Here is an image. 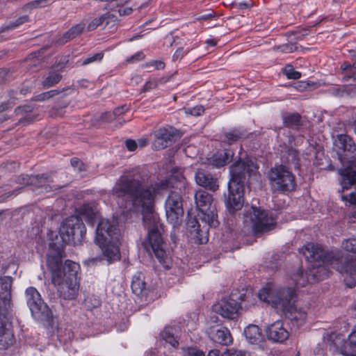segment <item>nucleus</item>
I'll return each instance as SVG.
<instances>
[{"instance_id": "39448f33", "label": "nucleus", "mask_w": 356, "mask_h": 356, "mask_svg": "<svg viewBox=\"0 0 356 356\" xmlns=\"http://www.w3.org/2000/svg\"><path fill=\"white\" fill-rule=\"evenodd\" d=\"M257 296L273 307L282 312H290L291 318L294 320L303 321L306 318L305 312L291 307V301L295 296V290L292 288L282 289L273 283H268L259 291Z\"/></svg>"}, {"instance_id": "423d86ee", "label": "nucleus", "mask_w": 356, "mask_h": 356, "mask_svg": "<svg viewBox=\"0 0 356 356\" xmlns=\"http://www.w3.org/2000/svg\"><path fill=\"white\" fill-rule=\"evenodd\" d=\"M80 214L90 224L93 225L98 220L95 236L96 243L120 240V233L116 225L108 219L99 218V213L90 205L83 204L80 208Z\"/></svg>"}, {"instance_id": "3c124183", "label": "nucleus", "mask_w": 356, "mask_h": 356, "mask_svg": "<svg viewBox=\"0 0 356 356\" xmlns=\"http://www.w3.org/2000/svg\"><path fill=\"white\" fill-rule=\"evenodd\" d=\"M116 10H117L119 16L128 15L131 14L132 12L131 8H129V7L124 8L123 6L117 8Z\"/></svg>"}, {"instance_id": "4d7b16f0", "label": "nucleus", "mask_w": 356, "mask_h": 356, "mask_svg": "<svg viewBox=\"0 0 356 356\" xmlns=\"http://www.w3.org/2000/svg\"><path fill=\"white\" fill-rule=\"evenodd\" d=\"M55 94H57L56 90H51V91L44 92V93L39 95L38 100L41 101V100H44L46 99H49L51 97L54 96Z\"/></svg>"}, {"instance_id": "412c9836", "label": "nucleus", "mask_w": 356, "mask_h": 356, "mask_svg": "<svg viewBox=\"0 0 356 356\" xmlns=\"http://www.w3.org/2000/svg\"><path fill=\"white\" fill-rule=\"evenodd\" d=\"M208 334L211 340L220 344L227 346L232 341L229 330L224 327L216 326L211 327L208 331Z\"/></svg>"}, {"instance_id": "338daca9", "label": "nucleus", "mask_w": 356, "mask_h": 356, "mask_svg": "<svg viewBox=\"0 0 356 356\" xmlns=\"http://www.w3.org/2000/svg\"><path fill=\"white\" fill-rule=\"evenodd\" d=\"M147 143V138H143L138 140L137 144L140 147H145Z\"/></svg>"}, {"instance_id": "a878e982", "label": "nucleus", "mask_w": 356, "mask_h": 356, "mask_svg": "<svg viewBox=\"0 0 356 356\" xmlns=\"http://www.w3.org/2000/svg\"><path fill=\"white\" fill-rule=\"evenodd\" d=\"M238 293V301L240 303V308H248L256 303V296L253 293L252 289H244L241 291L234 290Z\"/></svg>"}, {"instance_id": "0eeeda50", "label": "nucleus", "mask_w": 356, "mask_h": 356, "mask_svg": "<svg viewBox=\"0 0 356 356\" xmlns=\"http://www.w3.org/2000/svg\"><path fill=\"white\" fill-rule=\"evenodd\" d=\"M244 222L250 225L256 234L267 233L276 226V220L273 213L252 207L246 211Z\"/></svg>"}, {"instance_id": "dca6fc26", "label": "nucleus", "mask_w": 356, "mask_h": 356, "mask_svg": "<svg viewBox=\"0 0 356 356\" xmlns=\"http://www.w3.org/2000/svg\"><path fill=\"white\" fill-rule=\"evenodd\" d=\"M9 311H3L0 307V349H6L13 342V334L10 330L8 320Z\"/></svg>"}, {"instance_id": "f704fd0d", "label": "nucleus", "mask_w": 356, "mask_h": 356, "mask_svg": "<svg viewBox=\"0 0 356 356\" xmlns=\"http://www.w3.org/2000/svg\"><path fill=\"white\" fill-rule=\"evenodd\" d=\"M245 133L238 129H233L225 134L226 139L229 143L237 141L245 137Z\"/></svg>"}, {"instance_id": "20e7f679", "label": "nucleus", "mask_w": 356, "mask_h": 356, "mask_svg": "<svg viewBox=\"0 0 356 356\" xmlns=\"http://www.w3.org/2000/svg\"><path fill=\"white\" fill-rule=\"evenodd\" d=\"M257 170V165L250 160L237 161L230 167L231 179L228 183V193L225 197V204L229 213H234L243 207L246 175H253Z\"/></svg>"}, {"instance_id": "393cba45", "label": "nucleus", "mask_w": 356, "mask_h": 356, "mask_svg": "<svg viewBox=\"0 0 356 356\" xmlns=\"http://www.w3.org/2000/svg\"><path fill=\"white\" fill-rule=\"evenodd\" d=\"M131 286L132 291L136 296H143V295L146 294L147 288L144 275L141 273H138L134 275L132 279Z\"/></svg>"}, {"instance_id": "2eb2a0df", "label": "nucleus", "mask_w": 356, "mask_h": 356, "mask_svg": "<svg viewBox=\"0 0 356 356\" xmlns=\"http://www.w3.org/2000/svg\"><path fill=\"white\" fill-rule=\"evenodd\" d=\"M119 241H113L103 242L102 243H97L102 250V259L99 257H93L87 260L88 265H93L101 259H106L108 264L113 263L120 259V248L118 245Z\"/></svg>"}, {"instance_id": "49530a36", "label": "nucleus", "mask_w": 356, "mask_h": 356, "mask_svg": "<svg viewBox=\"0 0 356 356\" xmlns=\"http://www.w3.org/2000/svg\"><path fill=\"white\" fill-rule=\"evenodd\" d=\"M165 66V63L162 60H150L143 65L144 67H153L156 70H163Z\"/></svg>"}, {"instance_id": "680f3d73", "label": "nucleus", "mask_w": 356, "mask_h": 356, "mask_svg": "<svg viewBox=\"0 0 356 356\" xmlns=\"http://www.w3.org/2000/svg\"><path fill=\"white\" fill-rule=\"evenodd\" d=\"M29 21V17L27 15H24L20 17H19L17 19H16L15 22L18 26H20L21 24H24L25 22H27Z\"/></svg>"}, {"instance_id": "603ef678", "label": "nucleus", "mask_w": 356, "mask_h": 356, "mask_svg": "<svg viewBox=\"0 0 356 356\" xmlns=\"http://www.w3.org/2000/svg\"><path fill=\"white\" fill-rule=\"evenodd\" d=\"M158 85V81L156 79H152L147 81L144 86V91H148L151 89L155 88Z\"/></svg>"}, {"instance_id": "f3484780", "label": "nucleus", "mask_w": 356, "mask_h": 356, "mask_svg": "<svg viewBox=\"0 0 356 356\" xmlns=\"http://www.w3.org/2000/svg\"><path fill=\"white\" fill-rule=\"evenodd\" d=\"M13 279L10 276L0 277V307L3 311L11 308V286Z\"/></svg>"}, {"instance_id": "bf43d9fd", "label": "nucleus", "mask_w": 356, "mask_h": 356, "mask_svg": "<svg viewBox=\"0 0 356 356\" xmlns=\"http://www.w3.org/2000/svg\"><path fill=\"white\" fill-rule=\"evenodd\" d=\"M281 51L285 53L293 52L296 47L291 44H286L280 47Z\"/></svg>"}, {"instance_id": "473e14b6", "label": "nucleus", "mask_w": 356, "mask_h": 356, "mask_svg": "<svg viewBox=\"0 0 356 356\" xmlns=\"http://www.w3.org/2000/svg\"><path fill=\"white\" fill-rule=\"evenodd\" d=\"M62 78V76L58 71L49 72V75L42 81V86L44 88H50L58 83Z\"/></svg>"}, {"instance_id": "09e8293b", "label": "nucleus", "mask_w": 356, "mask_h": 356, "mask_svg": "<svg viewBox=\"0 0 356 356\" xmlns=\"http://www.w3.org/2000/svg\"><path fill=\"white\" fill-rule=\"evenodd\" d=\"M341 200L350 204H356V195L354 192L350 193L348 195H341Z\"/></svg>"}, {"instance_id": "a18cd8bd", "label": "nucleus", "mask_w": 356, "mask_h": 356, "mask_svg": "<svg viewBox=\"0 0 356 356\" xmlns=\"http://www.w3.org/2000/svg\"><path fill=\"white\" fill-rule=\"evenodd\" d=\"M108 3L106 8L108 10H113L120 6H123L126 3H127L129 0H106Z\"/></svg>"}, {"instance_id": "cd10ccee", "label": "nucleus", "mask_w": 356, "mask_h": 356, "mask_svg": "<svg viewBox=\"0 0 356 356\" xmlns=\"http://www.w3.org/2000/svg\"><path fill=\"white\" fill-rule=\"evenodd\" d=\"M340 183L343 189H348L356 183V170L352 168L340 170Z\"/></svg>"}, {"instance_id": "052dcab7", "label": "nucleus", "mask_w": 356, "mask_h": 356, "mask_svg": "<svg viewBox=\"0 0 356 356\" xmlns=\"http://www.w3.org/2000/svg\"><path fill=\"white\" fill-rule=\"evenodd\" d=\"M350 344L356 347V330L353 331L348 336Z\"/></svg>"}, {"instance_id": "b1692460", "label": "nucleus", "mask_w": 356, "mask_h": 356, "mask_svg": "<svg viewBox=\"0 0 356 356\" xmlns=\"http://www.w3.org/2000/svg\"><path fill=\"white\" fill-rule=\"evenodd\" d=\"M244 334L247 341L252 344L259 343L263 339L261 331L256 325H249L244 330Z\"/></svg>"}, {"instance_id": "9b49d317", "label": "nucleus", "mask_w": 356, "mask_h": 356, "mask_svg": "<svg viewBox=\"0 0 356 356\" xmlns=\"http://www.w3.org/2000/svg\"><path fill=\"white\" fill-rule=\"evenodd\" d=\"M27 305L32 316L38 321H48L52 314L49 307L42 301L40 294L34 287H29L25 291Z\"/></svg>"}, {"instance_id": "8fccbe9b", "label": "nucleus", "mask_w": 356, "mask_h": 356, "mask_svg": "<svg viewBox=\"0 0 356 356\" xmlns=\"http://www.w3.org/2000/svg\"><path fill=\"white\" fill-rule=\"evenodd\" d=\"M47 0H35L27 4V8H42L45 6V2Z\"/></svg>"}, {"instance_id": "5fc2aeb1", "label": "nucleus", "mask_w": 356, "mask_h": 356, "mask_svg": "<svg viewBox=\"0 0 356 356\" xmlns=\"http://www.w3.org/2000/svg\"><path fill=\"white\" fill-rule=\"evenodd\" d=\"M32 111V107L29 105H25L21 107H18L15 109L17 114H24Z\"/></svg>"}, {"instance_id": "72a5a7b5", "label": "nucleus", "mask_w": 356, "mask_h": 356, "mask_svg": "<svg viewBox=\"0 0 356 356\" xmlns=\"http://www.w3.org/2000/svg\"><path fill=\"white\" fill-rule=\"evenodd\" d=\"M301 116L296 113H289L284 116L283 122L285 126L289 127H297L300 124Z\"/></svg>"}, {"instance_id": "4468645a", "label": "nucleus", "mask_w": 356, "mask_h": 356, "mask_svg": "<svg viewBox=\"0 0 356 356\" xmlns=\"http://www.w3.org/2000/svg\"><path fill=\"white\" fill-rule=\"evenodd\" d=\"M154 134L153 147L155 149H164L181 137L179 131L172 127L160 128Z\"/></svg>"}, {"instance_id": "bb28decb", "label": "nucleus", "mask_w": 356, "mask_h": 356, "mask_svg": "<svg viewBox=\"0 0 356 356\" xmlns=\"http://www.w3.org/2000/svg\"><path fill=\"white\" fill-rule=\"evenodd\" d=\"M336 145L344 152H348L352 154L356 153V145L353 139L348 135L340 134L335 141Z\"/></svg>"}, {"instance_id": "79ce46f5", "label": "nucleus", "mask_w": 356, "mask_h": 356, "mask_svg": "<svg viewBox=\"0 0 356 356\" xmlns=\"http://www.w3.org/2000/svg\"><path fill=\"white\" fill-rule=\"evenodd\" d=\"M183 356H205L204 353L195 348L188 347L181 349Z\"/></svg>"}, {"instance_id": "864d4df0", "label": "nucleus", "mask_w": 356, "mask_h": 356, "mask_svg": "<svg viewBox=\"0 0 356 356\" xmlns=\"http://www.w3.org/2000/svg\"><path fill=\"white\" fill-rule=\"evenodd\" d=\"M71 165L74 168H77L79 171L82 170L83 167V164L81 161L77 158H73L71 159Z\"/></svg>"}, {"instance_id": "7c9ffc66", "label": "nucleus", "mask_w": 356, "mask_h": 356, "mask_svg": "<svg viewBox=\"0 0 356 356\" xmlns=\"http://www.w3.org/2000/svg\"><path fill=\"white\" fill-rule=\"evenodd\" d=\"M341 69L344 74L342 78L343 81H348L350 79L356 81V62L353 65L347 62H344L341 65Z\"/></svg>"}, {"instance_id": "2f4dec72", "label": "nucleus", "mask_w": 356, "mask_h": 356, "mask_svg": "<svg viewBox=\"0 0 356 356\" xmlns=\"http://www.w3.org/2000/svg\"><path fill=\"white\" fill-rule=\"evenodd\" d=\"M85 28V25L83 24H78L74 26H72L68 31H67L64 35L62 39H60L58 42L60 44H63L67 42L68 40L72 38H74L78 35L82 33Z\"/></svg>"}, {"instance_id": "5701e85b", "label": "nucleus", "mask_w": 356, "mask_h": 356, "mask_svg": "<svg viewBox=\"0 0 356 356\" xmlns=\"http://www.w3.org/2000/svg\"><path fill=\"white\" fill-rule=\"evenodd\" d=\"M26 184L33 186L35 189H40V193H47L51 190V186L49 185L51 181L45 175L26 176Z\"/></svg>"}, {"instance_id": "f8f14e48", "label": "nucleus", "mask_w": 356, "mask_h": 356, "mask_svg": "<svg viewBox=\"0 0 356 356\" xmlns=\"http://www.w3.org/2000/svg\"><path fill=\"white\" fill-rule=\"evenodd\" d=\"M165 215L168 220L175 226L183 216L182 197L175 191L171 192L165 202Z\"/></svg>"}, {"instance_id": "9d476101", "label": "nucleus", "mask_w": 356, "mask_h": 356, "mask_svg": "<svg viewBox=\"0 0 356 356\" xmlns=\"http://www.w3.org/2000/svg\"><path fill=\"white\" fill-rule=\"evenodd\" d=\"M86 232L82 219L78 216H70L66 218L60 227L59 233L63 241L65 243H76L80 242Z\"/></svg>"}, {"instance_id": "69168bd1", "label": "nucleus", "mask_w": 356, "mask_h": 356, "mask_svg": "<svg viewBox=\"0 0 356 356\" xmlns=\"http://www.w3.org/2000/svg\"><path fill=\"white\" fill-rule=\"evenodd\" d=\"M144 58V54L142 52H138L134 55L130 60H142Z\"/></svg>"}, {"instance_id": "ddd939ff", "label": "nucleus", "mask_w": 356, "mask_h": 356, "mask_svg": "<svg viewBox=\"0 0 356 356\" xmlns=\"http://www.w3.org/2000/svg\"><path fill=\"white\" fill-rule=\"evenodd\" d=\"M238 296L234 290L229 296L224 297L214 306L216 312L224 318L234 319L237 316V312L240 308V303L238 301Z\"/></svg>"}, {"instance_id": "58836bf2", "label": "nucleus", "mask_w": 356, "mask_h": 356, "mask_svg": "<svg viewBox=\"0 0 356 356\" xmlns=\"http://www.w3.org/2000/svg\"><path fill=\"white\" fill-rule=\"evenodd\" d=\"M286 160L289 163H291L296 167L298 166L299 158L297 150L293 148L289 149L287 152Z\"/></svg>"}, {"instance_id": "13d9d810", "label": "nucleus", "mask_w": 356, "mask_h": 356, "mask_svg": "<svg viewBox=\"0 0 356 356\" xmlns=\"http://www.w3.org/2000/svg\"><path fill=\"white\" fill-rule=\"evenodd\" d=\"M138 146L137 143L134 140H127L126 147L129 151H134Z\"/></svg>"}, {"instance_id": "c9c22d12", "label": "nucleus", "mask_w": 356, "mask_h": 356, "mask_svg": "<svg viewBox=\"0 0 356 356\" xmlns=\"http://www.w3.org/2000/svg\"><path fill=\"white\" fill-rule=\"evenodd\" d=\"M104 58L103 51H99L93 55L89 56L87 58H84L81 62V65H87L92 63H99Z\"/></svg>"}, {"instance_id": "de8ad7c7", "label": "nucleus", "mask_w": 356, "mask_h": 356, "mask_svg": "<svg viewBox=\"0 0 356 356\" xmlns=\"http://www.w3.org/2000/svg\"><path fill=\"white\" fill-rule=\"evenodd\" d=\"M222 356H250L248 353L236 350H227L223 352Z\"/></svg>"}, {"instance_id": "a211bd4d", "label": "nucleus", "mask_w": 356, "mask_h": 356, "mask_svg": "<svg viewBox=\"0 0 356 356\" xmlns=\"http://www.w3.org/2000/svg\"><path fill=\"white\" fill-rule=\"evenodd\" d=\"M341 248L343 250L352 254V255L350 256L351 258H348V257L343 258L342 254L341 253L339 262V266H347L350 268L353 266L356 265V237L349 238L343 241ZM355 273H356V271L349 275H353Z\"/></svg>"}, {"instance_id": "4be33fe9", "label": "nucleus", "mask_w": 356, "mask_h": 356, "mask_svg": "<svg viewBox=\"0 0 356 356\" xmlns=\"http://www.w3.org/2000/svg\"><path fill=\"white\" fill-rule=\"evenodd\" d=\"M197 184L205 188L216 191L218 188L217 179L203 170H198L195 176Z\"/></svg>"}, {"instance_id": "0e129e2a", "label": "nucleus", "mask_w": 356, "mask_h": 356, "mask_svg": "<svg viewBox=\"0 0 356 356\" xmlns=\"http://www.w3.org/2000/svg\"><path fill=\"white\" fill-rule=\"evenodd\" d=\"M344 281L346 284L350 288H353L356 286V280L355 279H351L349 282L348 279L346 278Z\"/></svg>"}, {"instance_id": "774afa93", "label": "nucleus", "mask_w": 356, "mask_h": 356, "mask_svg": "<svg viewBox=\"0 0 356 356\" xmlns=\"http://www.w3.org/2000/svg\"><path fill=\"white\" fill-rule=\"evenodd\" d=\"M222 354H223V353L221 355H222ZM207 356H220V351L218 350H216V349L211 350L209 352ZM220 356H222V355H220Z\"/></svg>"}, {"instance_id": "c756f323", "label": "nucleus", "mask_w": 356, "mask_h": 356, "mask_svg": "<svg viewBox=\"0 0 356 356\" xmlns=\"http://www.w3.org/2000/svg\"><path fill=\"white\" fill-rule=\"evenodd\" d=\"M177 329L175 327H165L161 333V337L166 342L172 347L178 346L179 342L177 339Z\"/></svg>"}, {"instance_id": "4c0bfd02", "label": "nucleus", "mask_w": 356, "mask_h": 356, "mask_svg": "<svg viewBox=\"0 0 356 356\" xmlns=\"http://www.w3.org/2000/svg\"><path fill=\"white\" fill-rule=\"evenodd\" d=\"M284 73L290 79H298L301 76V73L296 71L291 65H287L284 67Z\"/></svg>"}, {"instance_id": "c85d7f7f", "label": "nucleus", "mask_w": 356, "mask_h": 356, "mask_svg": "<svg viewBox=\"0 0 356 356\" xmlns=\"http://www.w3.org/2000/svg\"><path fill=\"white\" fill-rule=\"evenodd\" d=\"M234 152L231 149H225L223 152L215 154L213 157L212 163L213 165L220 168L231 162Z\"/></svg>"}, {"instance_id": "e433bc0d", "label": "nucleus", "mask_w": 356, "mask_h": 356, "mask_svg": "<svg viewBox=\"0 0 356 356\" xmlns=\"http://www.w3.org/2000/svg\"><path fill=\"white\" fill-rule=\"evenodd\" d=\"M183 111L186 115H193V116H199L201 115L204 111V108L201 105H197L194 107H188L183 108Z\"/></svg>"}, {"instance_id": "ea45409f", "label": "nucleus", "mask_w": 356, "mask_h": 356, "mask_svg": "<svg viewBox=\"0 0 356 356\" xmlns=\"http://www.w3.org/2000/svg\"><path fill=\"white\" fill-rule=\"evenodd\" d=\"M106 17L108 16L106 15H102L99 17H97L94 19H92L88 24V31H93L95 29H97L99 26L102 25L104 24V21L106 20Z\"/></svg>"}, {"instance_id": "1a4fd4ad", "label": "nucleus", "mask_w": 356, "mask_h": 356, "mask_svg": "<svg viewBox=\"0 0 356 356\" xmlns=\"http://www.w3.org/2000/svg\"><path fill=\"white\" fill-rule=\"evenodd\" d=\"M268 177L273 191H291L296 187L295 177L284 165L271 168Z\"/></svg>"}, {"instance_id": "6e6552de", "label": "nucleus", "mask_w": 356, "mask_h": 356, "mask_svg": "<svg viewBox=\"0 0 356 356\" xmlns=\"http://www.w3.org/2000/svg\"><path fill=\"white\" fill-rule=\"evenodd\" d=\"M194 197L196 207L199 211L198 219L211 227H217V211L216 206L213 204L212 195L205 191L199 190L195 193Z\"/></svg>"}, {"instance_id": "e2e57ef3", "label": "nucleus", "mask_w": 356, "mask_h": 356, "mask_svg": "<svg viewBox=\"0 0 356 356\" xmlns=\"http://www.w3.org/2000/svg\"><path fill=\"white\" fill-rule=\"evenodd\" d=\"M19 26L17 24V23L15 22H10L9 23L8 25H6L5 27H3V31H10V30H13V29H15L16 28H17Z\"/></svg>"}, {"instance_id": "6e6d98bb", "label": "nucleus", "mask_w": 356, "mask_h": 356, "mask_svg": "<svg viewBox=\"0 0 356 356\" xmlns=\"http://www.w3.org/2000/svg\"><path fill=\"white\" fill-rule=\"evenodd\" d=\"M127 107L125 106H123L122 107H119V108H117L113 112V113H109V117L111 118L113 115L114 116H118L120 115H121L122 113H124L125 111H127Z\"/></svg>"}, {"instance_id": "f257e3e1", "label": "nucleus", "mask_w": 356, "mask_h": 356, "mask_svg": "<svg viewBox=\"0 0 356 356\" xmlns=\"http://www.w3.org/2000/svg\"><path fill=\"white\" fill-rule=\"evenodd\" d=\"M169 188L167 179L152 181L145 170L135 168L126 171L116 181L112 194L126 200L122 205L126 211H141L145 227L148 230V244L160 263L165 264L167 254L161 234L162 227L154 213L155 201Z\"/></svg>"}, {"instance_id": "6ab92c4d", "label": "nucleus", "mask_w": 356, "mask_h": 356, "mask_svg": "<svg viewBox=\"0 0 356 356\" xmlns=\"http://www.w3.org/2000/svg\"><path fill=\"white\" fill-rule=\"evenodd\" d=\"M266 335L269 340L277 343H282L288 339L289 333L284 327L283 323L277 321L267 327Z\"/></svg>"}, {"instance_id": "a19ab883", "label": "nucleus", "mask_w": 356, "mask_h": 356, "mask_svg": "<svg viewBox=\"0 0 356 356\" xmlns=\"http://www.w3.org/2000/svg\"><path fill=\"white\" fill-rule=\"evenodd\" d=\"M111 10V13L108 12L103 15L108 16V17H106V20L104 21L105 26L108 25L110 23L115 24L119 20V15L118 14L116 8Z\"/></svg>"}, {"instance_id": "c03bdc74", "label": "nucleus", "mask_w": 356, "mask_h": 356, "mask_svg": "<svg viewBox=\"0 0 356 356\" xmlns=\"http://www.w3.org/2000/svg\"><path fill=\"white\" fill-rule=\"evenodd\" d=\"M329 92L335 97H342L346 93V87L344 86H334L329 89Z\"/></svg>"}, {"instance_id": "f03ea898", "label": "nucleus", "mask_w": 356, "mask_h": 356, "mask_svg": "<svg viewBox=\"0 0 356 356\" xmlns=\"http://www.w3.org/2000/svg\"><path fill=\"white\" fill-rule=\"evenodd\" d=\"M62 258L60 250L51 251L47 255V264L51 272L53 284L58 286L60 296L66 300H73L78 295L80 266L74 261L66 260L61 268Z\"/></svg>"}, {"instance_id": "7ed1b4c3", "label": "nucleus", "mask_w": 356, "mask_h": 356, "mask_svg": "<svg viewBox=\"0 0 356 356\" xmlns=\"http://www.w3.org/2000/svg\"><path fill=\"white\" fill-rule=\"evenodd\" d=\"M300 252L307 260L310 262H322V265H313L310 275L314 281H320L328 277L331 267L341 274H353L356 271V265L348 268L347 266H340L339 264L341 253L339 251L325 252L322 247L316 243H308L300 249Z\"/></svg>"}, {"instance_id": "37998d69", "label": "nucleus", "mask_w": 356, "mask_h": 356, "mask_svg": "<svg viewBox=\"0 0 356 356\" xmlns=\"http://www.w3.org/2000/svg\"><path fill=\"white\" fill-rule=\"evenodd\" d=\"M195 47H187L186 48L181 47L178 48L175 54H173L172 59L173 60H177L182 58L184 55L188 54L191 50H192Z\"/></svg>"}, {"instance_id": "aec40b11", "label": "nucleus", "mask_w": 356, "mask_h": 356, "mask_svg": "<svg viewBox=\"0 0 356 356\" xmlns=\"http://www.w3.org/2000/svg\"><path fill=\"white\" fill-rule=\"evenodd\" d=\"M204 225L201 228V225L197 218H190L188 219L187 225L190 229V232L200 243H204L208 241L207 234L208 233L209 225L204 223Z\"/></svg>"}]
</instances>
